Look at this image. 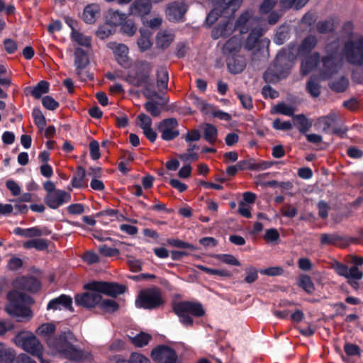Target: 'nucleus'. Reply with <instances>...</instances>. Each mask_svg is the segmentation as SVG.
I'll return each instance as SVG.
<instances>
[{
	"label": "nucleus",
	"instance_id": "1",
	"mask_svg": "<svg viewBox=\"0 0 363 363\" xmlns=\"http://www.w3.org/2000/svg\"><path fill=\"white\" fill-rule=\"evenodd\" d=\"M84 289L87 291L77 294L74 297L75 303L79 306L91 309L101 302V294L116 298L125 293L126 286L116 282L93 280L86 283Z\"/></svg>",
	"mask_w": 363,
	"mask_h": 363
},
{
	"label": "nucleus",
	"instance_id": "2",
	"mask_svg": "<svg viewBox=\"0 0 363 363\" xmlns=\"http://www.w3.org/2000/svg\"><path fill=\"white\" fill-rule=\"evenodd\" d=\"M339 42L334 41L325 47L327 56L319 62V54L315 52L309 57H306L301 65V69L303 74L308 73L314 67H318L320 77L326 79L335 74L341 67V61L339 56Z\"/></svg>",
	"mask_w": 363,
	"mask_h": 363
},
{
	"label": "nucleus",
	"instance_id": "3",
	"mask_svg": "<svg viewBox=\"0 0 363 363\" xmlns=\"http://www.w3.org/2000/svg\"><path fill=\"white\" fill-rule=\"evenodd\" d=\"M9 303L5 307L7 313L17 321L29 320L33 317L31 309L26 303H31L33 299L28 295L18 291H11L7 294Z\"/></svg>",
	"mask_w": 363,
	"mask_h": 363
},
{
	"label": "nucleus",
	"instance_id": "4",
	"mask_svg": "<svg viewBox=\"0 0 363 363\" xmlns=\"http://www.w3.org/2000/svg\"><path fill=\"white\" fill-rule=\"evenodd\" d=\"M75 340L73 333L70 330L65 331L48 340V345L53 347L64 357L70 360H79L84 357V352L77 349L72 342Z\"/></svg>",
	"mask_w": 363,
	"mask_h": 363
},
{
	"label": "nucleus",
	"instance_id": "5",
	"mask_svg": "<svg viewBox=\"0 0 363 363\" xmlns=\"http://www.w3.org/2000/svg\"><path fill=\"white\" fill-rule=\"evenodd\" d=\"M259 20L253 17L252 13L247 11L242 13L235 23V28L240 33H246L252 29L246 42V48L252 50L256 47L259 38L263 35L264 30L257 28Z\"/></svg>",
	"mask_w": 363,
	"mask_h": 363
},
{
	"label": "nucleus",
	"instance_id": "6",
	"mask_svg": "<svg viewBox=\"0 0 363 363\" xmlns=\"http://www.w3.org/2000/svg\"><path fill=\"white\" fill-rule=\"evenodd\" d=\"M174 313L179 318L180 322L186 327L192 326L194 323L191 315L196 318L203 317L205 309L198 301H182L174 303L172 307Z\"/></svg>",
	"mask_w": 363,
	"mask_h": 363
},
{
	"label": "nucleus",
	"instance_id": "7",
	"mask_svg": "<svg viewBox=\"0 0 363 363\" xmlns=\"http://www.w3.org/2000/svg\"><path fill=\"white\" fill-rule=\"evenodd\" d=\"M164 303L162 292L157 286L140 290L135 299L136 307L145 310L158 309Z\"/></svg>",
	"mask_w": 363,
	"mask_h": 363
},
{
	"label": "nucleus",
	"instance_id": "8",
	"mask_svg": "<svg viewBox=\"0 0 363 363\" xmlns=\"http://www.w3.org/2000/svg\"><path fill=\"white\" fill-rule=\"evenodd\" d=\"M13 342L16 345L32 355H39L40 350H43V345L39 340L30 332L21 331L18 333L13 338Z\"/></svg>",
	"mask_w": 363,
	"mask_h": 363
},
{
	"label": "nucleus",
	"instance_id": "9",
	"mask_svg": "<svg viewBox=\"0 0 363 363\" xmlns=\"http://www.w3.org/2000/svg\"><path fill=\"white\" fill-rule=\"evenodd\" d=\"M343 54L350 63L363 66V37H356L354 41L345 42Z\"/></svg>",
	"mask_w": 363,
	"mask_h": 363
},
{
	"label": "nucleus",
	"instance_id": "10",
	"mask_svg": "<svg viewBox=\"0 0 363 363\" xmlns=\"http://www.w3.org/2000/svg\"><path fill=\"white\" fill-rule=\"evenodd\" d=\"M255 160H242L235 166H229L226 169V173L228 176L233 177L235 175L238 169H250L251 171H262L271 167L274 164H284L282 161H264L260 162H255Z\"/></svg>",
	"mask_w": 363,
	"mask_h": 363
},
{
	"label": "nucleus",
	"instance_id": "11",
	"mask_svg": "<svg viewBox=\"0 0 363 363\" xmlns=\"http://www.w3.org/2000/svg\"><path fill=\"white\" fill-rule=\"evenodd\" d=\"M152 359L159 363H179L176 351L167 345H158L151 352Z\"/></svg>",
	"mask_w": 363,
	"mask_h": 363
},
{
	"label": "nucleus",
	"instance_id": "12",
	"mask_svg": "<svg viewBox=\"0 0 363 363\" xmlns=\"http://www.w3.org/2000/svg\"><path fill=\"white\" fill-rule=\"evenodd\" d=\"M178 126L177 121L174 118H169L161 121L157 125V129L164 140L170 141L179 135Z\"/></svg>",
	"mask_w": 363,
	"mask_h": 363
},
{
	"label": "nucleus",
	"instance_id": "13",
	"mask_svg": "<svg viewBox=\"0 0 363 363\" xmlns=\"http://www.w3.org/2000/svg\"><path fill=\"white\" fill-rule=\"evenodd\" d=\"M242 0H222L219 4L211 11L207 17V21H213L219 14L230 15L240 6Z\"/></svg>",
	"mask_w": 363,
	"mask_h": 363
},
{
	"label": "nucleus",
	"instance_id": "14",
	"mask_svg": "<svg viewBox=\"0 0 363 363\" xmlns=\"http://www.w3.org/2000/svg\"><path fill=\"white\" fill-rule=\"evenodd\" d=\"M69 193L62 189H57L56 191L47 194L44 198L45 203L52 209H57L60 206L71 201Z\"/></svg>",
	"mask_w": 363,
	"mask_h": 363
},
{
	"label": "nucleus",
	"instance_id": "15",
	"mask_svg": "<svg viewBox=\"0 0 363 363\" xmlns=\"http://www.w3.org/2000/svg\"><path fill=\"white\" fill-rule=\"evenodd\" d=\"M13 285L18 290L27 291L29 293H36L41 288L40 281L34 277H21L17 278Z\"/></svg>",
	"mask_w": 363,
	"mask_h": 363
},
{
	"label": "nucleus",
	"instance_id": "16",
	"mask_svg": "<svg viewBox=\"0 0 363 363\" xmlns=\"http://www.w3.org/2000/svg\"><path fill=\"white\" fill-rule=\"evenodd\" d=\"M72 298L70 296L61 294L60 296L51 299L48 302L47 305V310H65L73 312L74 308L72 307Z\"/></svg>",
	"mask_w": 363,
	"mask_h": 363
},
{
	"label": "nucleus",
	"instance_id": "17",
	"mask_svg": "<svg viewBox=\"0 0 363 363\" xmlns=\"http://www.w3.org/2000/svg\"><path fill=\"white\" fill-rule=\"evenodd\" d=\"M152 119L145 113H140L136 118L137 125L143 130L145 137L152 143L157 139V133L152 128Z\"/></svg>",
	"mask_w": 363,
	"mask_h": 363
},
{
	"label": "nucleus",
	"instance_id": "18",
	"mask_svg": "<svg viewBox=\"0 0 363 363\" xmlns=\"http://www.w3.org/2000/svg\"><path fill=\"white\" fill-rule=\"evenodd\" d=\"M186 10V5L184 2H174L167 8V16L170 21H178L182 18Z\"/></svg>",
	"mask_w": 363,
	"mask_h": 363
},
{
	"label": "nucleus",
	"instance_id": "19",
	"mask_svg": "<svg viewBox=\"0 0 363 363\" xmlns=\"http://www.w3.org/2000/svg\"><path fill=\"white\" fill-rule=\"evenodd\" d=\"M151 10V4L147 0H135L130 7V14L133 16H144L148 14Z\"/></svg>",
	"mask_w": 363,
	"mask_h": 363
},
{
	"label": "nucleus",
	"instance_id": "20",
	"mask_svg": "<svg viewBox=\"0 0 363 363\" xmlns=\"http://www.w3.org/2000/svg\"><path fill=\"white\" fill-rule=\"evenodd\" d=\"M125 19L126 15L118 11L109 10L106 15V23L111 27L122 26Z\"/></svg>",
	"mask_w": 363,
	"mask_h": 363
},
{
	"label": "nucleus",
	"instance_id": "21",
	"mask_svg": "<svg viewBox=\"0 0 363 363\" xmlns=\"http://www.w3.org/2000/svg\"><path fill=\"white\" fill-rule=\"evenodd\" d=\"M110 48L113 50L115 57L118 62L123 65L128 61V48L124 44L111 43Z\"/></svg>",
	"mask_w": 363,
	"mask_h": 363
},
{
	"label": "nucleus",
	"instance_id": "22",
	"mask_svg": "<svg viewBox=\"0 0 363 363\" xmlns=\"http://www.w3.org/2000/svg\"><path fill=\"white\" fill-rule=\"evenodd\" d=\"M86 170L82 166H78L71 180L74 188L81 189L87 186L86 181Z\"/></svg>",
	"mask_w": 363,
	"mask_h": 363
},
{
	"label": "nucleus",
	"instance_id": "23",
	"mask_svg": "<svg viewBox=\"0 0 363 363\" xmlns=\"http://www.w3.org/2000/svg\"><path fill=\"white\" fill-rule=\"evenodd\" d=\"M13 233L25 238H35L40 237L43 235H48L50 232L43 233L38 227H32L29 228H21L17 227L14 228Z\"/></svg>",
	"mask_w": 363,
	"mask_h": 363
},
{
	"label": "nucleus",
	"instance_id": "24",
	"mask_svg": "<svg viewBox=\"0 0 363 363\" xmlns=\"http://www.w3.org/2000/svg\"><path fill=\"white\" fill-rule=\"evenodd\" d=\"M338 18H330L325 21H320L316 25L317 30L320 33H328L333 32L339 25Z\"/></svg>",
	"mask_w": 363,
	"mask_h": 363
},
{
	"label": "nucleus",
	"instance_id": "25",
	"mask_svg": "<svg viewBox=\"0 0 363 363\" xmlns=\"http://www.w3.org/2000/svg\"><path fill=\"white\" fill-rule=\"evenodd\" d=\"M337 118V114L331 112L327 116L318 118L317 120V125L323 131L328 132L335 125Z\"/></svg>",
	"mask_w": 363,
	"mask_h": 363
},
{
	"label": "nucleus",
	"instance_id": "26",
	"mask_svg": "<svg viewBox=\"0 0 363 363\" xmlns=\"http://www.w3.org/2000/svg\"><path fill=\"white\" fill-rule=\"evenodd\" d=\"M353 24L348 21L345 23L339 33V37L342 40L347 41H354L356 37H363L362 35H357L353 32Z\"/></svg>",
	"mask_w": 363,
	"mask_h": 363
},
{
	"label": "nucleus",
	"instance_id": "27",
	"mask_svg": "<svg viewBox=\"0 0 363 363\" xmlns=\"http://www.w3.org/2000/svg\"><path fill=\"white\" fill-rule=\"evenodd\" d=\"M297 285L308 294H312L315 290L311 277L307 274H301L299 276L297 280Z\"/></svg>",
	"mask_w": 363,
	"mask_h": 363
},
{
	"label": "nucleus",
	"instance_id": "28",
	"mask_svg": "<svg viewBox=\"0 0 363 363\" xmlns=\"http://www.w3.org/2000/svg\"><path fill=\"white\" fill-rule=\"evenodd\" d=\"M25 249L35 248L38 251H44L48 248V242L45 239L38 238L27 240L23 243Z\"/></svg>",
	"mask_w": 363,
	"mask_h": 363
},
{
	"label": "nucleus",
	"instance_id": "29",
	"mask_svg": "<svg viewBox=\"0 0 363 363\" xmlns=\"http://www.w3.org/2000/svg\"><path fill=\"white\" fill-rule=\"evenodd\" d=\"M203 132L204 139L210 144H213L217 140L218 131L211 124L205 123L201 126Z\"/></svg>",
	"mask_w": 363,
	"mask_h": 363
},
{
	"label": "nucleus",
	"instance_id": "30",
	"mask_svg": "<svg viewBox=\"0 0 363 363\" xmlns=\"http://www.w3.org/2000/svg\"><path fill=\"white\" fill-rule=\"evenodd\" d=\"M342 241L347 242L348 239L335 234L327 233L322 234L320 237L321 245H338Z\"/></svg>",
	"mask_w": 363,
	"mask_h": 363
},
{
	"label": "nucleus",
	"instance_id": "31",
	"mask_svg": "<svg viewBox=\"0 0 363 363\" xmlns=\"http://www.w3.org/2000/svg\"><path fill=\"white\" fill-rule=\"evenodd\" d=\"M100 11L99 6L97 4H90L87 6L83 13L84 20L86 23H92L95 21L99 12Z\"/></svg>",
	"mask_w": 363,
	"mask_h": 363
},
{
	"label": "nucleus",
	"instance_id": "32",
	"mask_svg": "<svg viewBox=\"0 0 363 363\" xmlns=\"http://www.w3.org/2000/svg\"><path fill=\"white\" fill-rule=\"evenodd\" d=\"M98 306L104 313H114L119 308V304L113 299L102 298Z\"/></svg>",
	"mask_w": 363,
	"mask_h": 363
},
{
	"label": "nucleus",
	"instance_id": "33",
	"mask_svg": "<svg viewBox=\"0 0 363 363\" xmlns=\"http://www.w3.org/2000/svg\"><path fill=\"white\" fill-rule=\"evenodd\" d=\"M174 40V35L166 31L160 32L157 35V45L165 49L169 46Z\"/></svg>",
	"mask_w": 363,
	"mask_h": 363
},
{
	"label": "nucleus",
	"instance_id": "34",
	"mask_svg": "<svg viewBox=\"0 0 363 363\" xmlns=\"http://www.w3.org/2000/svg\"><path fill=\"white\" fill-rule=\"evenodd\" d=\"M74 64L78 69L84 68L89 62L86 54L81 48L76 49L74 52Z\"/></svg>",
	"mask_w": 363,
	"mask_h": 363
},
{
	"label": "nucleus",
	"instance_id": "35",
	"mask_svg": "<svg viewBox=\"0 0 363 363\" xmlns=\"http://www.w3.org/2000/svg\"><path fill=\"white\" fill-rule=\"evenodd\" d=\"M317 44V39L315 36L310 35L306 38L299 48L298 52L301 55L306 54L313 49Z\"/></svg>",
	"mask_w": 363,
	"mask_h": 363
},
{
	"label": "nucleus",
	"instance_id": "36",
	"mask_svg": "<svg viewBox=\"0 0 363 363\" xmlns=\"http://www.w3.org/2000/svg\"><path fill=\"white\" fill-rule=\"evenodd\" d=\"M56 327L54 323H43L41 325H40L36 333L41 336H43L46 338V340L48 341L50 339V336L55 332Z\"/></svg>",
	"mask_w": 363,
	"mask_h": 363
},
{
	"label": "nucleus",
	"instance_id": "37",
	"mask_svg": "<svg viewBox=\"0 0 363 363\" xmlns=\"http://www.w3.org/2000/svg\"><path fill=\"white\" fill-rule=\"evenodd\" d=\"M72 39L82 46L89 48L91 45V38L76 29L72 32Z\"/></svg>",
	"mask_w": 363,
	"mask_h": 363
},
{
	"label": "nucleus",
	"instance_id": "38",
	"mask_svg": "<svg viewBox=\"0 0 363 363\" xmlns=\"http://www.w3.org/2000/svg\"><path fill=\"white\" fill-rule=\"evenodd\" d=\"M151 339L152 336L150 335L141 332L133 337L132 343L136 347H143L147 345Z\"/></svg>",
	"mask_w": 363,
	"mask_h": 363
},
{
	"label": "nucleus",
	"instance_id": "39",
	"mask_svg": "<svg viewBox=\"0 0 363 363\" xmlns=\"http://www.w3.org/2000/svg\"><path fill=\"white\" fill-rule=\"evenodd\" d=\"M48 91L49 83L46 81H40L33 88L31 94L35 98L40 99L43 94L48 93Z\"/></svg>",
	"mask_w": 363,
	"mask_h": 363
},
{
	"label": "nucleus",
	"instance_id": "40",
	"mask_svg": "<svg viewBox=\"0 0 363 363\" xmlns=\"http://www.w3.org/2000/svg\"><path fill=\"white\" fill-rule=\"evenodd\" d=\"M294 112V108L284 103L278 104L272 108V113H281L285 116H292Z\"/></svg>",
	"mask_w": 363,
	"mask_h": 363
},
{
	"label": "nucleus",
	"instance_id": "41",
	"mask_svg": "<svg viewBox=\"0 0 363 363\" xmlns=\"http://www.w3.org/2000/svg\"><path fill=\"white\" fill-rule=\"evenodd\" d=\"M294 125L301 132L307 131L311 127V123L307 118L303 115H297L294 118Z\"/></svg>",
	"mask_w": 363,
	"mask_h": 363
},
{
	"label": "nucleus",
	"instance_id": "42",
	"mask_svg": "<svg viewBox=\"0 0 363 363\" xmlns=\"http://www.w3.org/2000/svg\"><path fill=\"white\" fill-rule=\"evenodd\" d=\"M168 245H169L172 247H175L178 248H183V249H189L190 250H196V247L194 246L192 244H190L189 242H184L183 240H179V239H174V238H169L167 240Z\"/></svg>",
	"mask_w": 363,
	"mask_h": 363
},
{
	"label": "nucleus",
	"instance_id": "43",
	"mask_svg": "<svg viewBox=\"0 0 363 363\" xmlns=\"http://www.w3.org/2000/svg\"><path fill=\"white\" fill-rule=\"evenodd\" d=\"M216 258L222 262L223 263L228 264L233 266H240V262L233 255L230 254H218L216 255Z\"/></svg>",
	"mask_w": 363,
	"mask_h": 363
},
{
	"label": "nucleus",
	"instance_id": "44",
	"mask_svg": "<svg viewBox=\"0 0 363 363\" xmlns=\"http://www.w3.org/2000/svg\"><path fill=\"white\" fill-rule=\"evenodd\" d=\"M117 363H150V360L143 354L132 353L128 359L118 361Z\"/></svg>",
	"mask_w": 363,
	"mask_h": 363
},
{
	"label": "nucleus",
	"instance_id": "45",
	"mask_svg": "<svg viewBox=\"0 0 363 363\" xmlns=\"http://www.w3.org/2000/svg\"><path fill=\"white\" fill-rule=\"evenodd\" d=\"M16 352L11 348L0 347V362L6 363L15 357Z\"/></svg>",
	"mask_w": 363,
	"mask_h": 363
},
{
	"label": "nucleus",
	"instance_id": "46",
	"mask_svg": "<svg viewBox=\"0 0 363 363\" xmlns=\"http://www.w3.org/2000/svg\"><path fill=\"white\" fill-rule=\"evenodd\" d=\"M138 45L141 51H145L150 48L152 43L150 39V35L140 32V37L138 40Z\"/></svg>",
	"mask_w": 363,
	"mask_h": 363
},
{
	"label": "nucleus",
	"instance_id": "47",
	"mask_svg": "<svg viewBox=\"0 0 363 363\" xmlns=\"http://www.w3.org/2000/svg\"><path fill=\"white\" fill-rule=\"evenodd\" d=\"M32 114L35 124L40 130L43 129L46 125V121L41 111L38 108H34Z\"/></svg>",
	"mask_w": 363,
	"mask_h": 363
},
{
	"label": "nucleus",
	"instance_id": "48",
	"mask_svg": "<svg viewBox=\"0 0 363 363\" xmlns=\"http://www.w3.org/2000/svg\"><path fill=\"white\" fill-rule=\"evenodd\" d=\"M157 86L159 88L165 89L167 86V82L169 79L167 71L161 68L157 71Z\"/></svg>",
	"mask_w": 363,
	"mask_h": 363
},
{
	"label": "nucleus",
	"instance_id": "49",
	"mask_svg": "<svg viewBox=\"0 0 363 363\" xmlns=\"http://www.w3.org/2000/svg\"><path fill=\"white\" fill-rule=\"evenodd\" d=\"M344 351L349 357L360 356L361 354L360 347L357 345L353 343L346 342L344 345Z\"/></svg>",
	"mask_w": 363,
	"mask_h": 363
},
{
	"label": "nucleus",
	"instance_id": "50",
	"mask_svg": "<svg viewBox=\"0 0 363 363\" xmlns=\"http://www.w3.org/2000/svg\"><path fill=\"white\" fill-rule=\"evenodd\" d=\"M264 239L267 242H277L280 239V235L276 228L267 229Z\"/></svg>",
	"mask_w": 363,
	"mask_h": 363
},
{
	"label": "nucleus",
	"instance_id": "51",
	"mask_svg": "<svg viewBox=\"0 0 363 363\" xmlns=\"http://www.w3.org/2000/svg\"><path fill=\"white\" fill-rule=\"evenodd\" d=\"M99 251L101 255L105 257H114L120 254L117 248L110 247L106 245H101L99 247Z\"/></svg>",
	"mask_w": 363,
	"mask_h": 363
},
{
	"label": "nucleus",
	"instance_id": "52",
	"mask_svg": "<svg viewBox=\"0 0 363 363\" xmlns=\"http://www.w3.org/2000/svg\"><path fill=\"white\" fill-rule=\"evenodd\" d=\"M308 0H281L280 3L284 8L294 6L296 9L303 7Z\"/></svg>",
	"mask_w": 363,
	"mask_h": 363
},
{
	"label": "nucleus",
	"instance_id": "53",
	"mask_svg": "<svg viewBox=\"0 0 363 363\" xmlns=\"http://www.w3.org/2000/svg\"><path fill=\"white\" fill-rule=\"evenodd\" d=\"M241 47L240 41L235 38L229 39L224 45V49L229 52H233L238 50Z\"/></svg>",
	"mask_w": 363,
	"mask_h": 363
},
{
	"label": "nucleus",
	"instance_id": "54",
	"mask_svg": "<svg viewBox=\"0 0 363 363\" xmlns=\"http://www.w3.org/2000/svg\"><path fill=\"white\" fill-rule=\"evenodd\" d=\"M145 110L152 116H159L161 113V108L157 103L147 101L144 105Z\"/></svg>",
	"mask_w": 363,
	"mask_h": 363
},
{
	"label": "nucleus",
	"instance_id": "55",
	"mask_svg": "<svg viewBox=\"0 0 363 363\" xmlns=\"http://www.w3.org/2000/svg\"><path fill=\"white\" fill-rule=\"evenodd\" d=\"M247 275L244 279V281L247 284H252L258 279L257 270L254 267H250L245 269Z\"/></svg>",
	"mask_w": 363,
	"mask_h": 363
},
{
	"label": "nucleus",
	"instance_id": "56",
	"mask_svg": "<svg viewBox=\"0 0 363 363\" xmlns=\"http://www.w3.org/2000/svg\"><path fill=\"white\" fill-rule=\"evenodd\" d=\"M137 28L131 21H125L121 26V31L128 36H133Z\"/></svg>",
	"mask_w": 363,
	"mask_h": 363
},
{
	"label": "nucleus",
	"instance_id": "57",
	"mask_svg": "<svg viewBox=\"0 0 363 363\" xmlns=\"http://www.w3.org/2000/svg\"><path fill=\"white\" fill-rule=\"evenodd\" d=\"M318 209V216L322 219H325L328 216V211L330 209L328 203L325 201H320L317 205Z\"/></svg>",
	"mask_w": 363,
	"mask_h": 363
},
{
	"label": "nucleus",
	"instance_id": "58",
	"mask_svg": "<svg viewBox=\"0 0 363 363\" xmlns=\"http://www.w3.org/2000/svg\"><path fill=\"white\" fill-rule=\"evenodd\" d=\"M277 3V0H264L259 6V13L261 14H267L269 13Z\"/></svg>",
	"mask_w": 363,
	"mask_h": 363
},
{
	"label": "nucleus",
	"instance_id": "59",
	"mask_svg": "<svg viewBox=\"0 0 363 363\" xmlns=\"http://www.w3.org/2000/svg\"><path fill=\"white\" fill-rule=\"evenodd\" d=\"M228 67L230 72L238 73L240 72L245 67V65L240 60H229L228 62Z\"/></svg>",
	"mask_w": 363,
	"mask_h": 363
},
{
	"label": "nucleus",
	"instance_id": "60",
	"mask_svg": "<svg viewBox=\"0 0 363 363\" xmlns=\"http://www.w3.org/2000/svg\"><path fill=\"white\" fill-rule=\"evenodd\" d=\"M259 272L262 274L274 277V276L281 275L284 272V269L281 267H268L264 269H262V270H260Z\"/></svg>",
	"mask_w": 363,
	"mask_h": 363
},
{
	"label": "nucleus",
	"instance_id": "61",
	"mask_svg": "<svg viewBox=\"0 0 363 363\" xmlns=\"http://www.w3.org/2000/svg\"><path fill=\"white\" fill-rule=\"evenodd\" d=\"M113 27L110 26L107 23L101 26L97 31V36L101 39H105L108 38L113 33Z\"/></svg>",
	"mask_w": 363,
	"mask_h": 363
},
{
	"label": "nucleus",
	"instance_id": "62",
	"mask_svg": "<svg viewBox=\"0 0 363 363\" xmlns=\"http://www.w3.org/2000/svg\"><path fill=\"white\" fill-rule=\"evenodd\" d=\"M306 89L313 97H318L320 95L319 84L312 80L308 82Z\"/></svg>",
	"mask_w": 363,
	"mask_h": 363
},
{
	"label": "nucleus",
	"instance_id": "63",
	"mask_svg": "<svg viewBox=\"0 0 363 363\" xmlns=\"http://www.w3.org/2000/svg\"><path fill=\"white\" fill-rule=\"evenodd\" d=\"M6 186L13 196H16L21 194V187L15 181L7 180L6 182Z\"/></svg>",
	"mask_w": 363,
	"mask_h": 363
},
{
	"label": "nucleus",
	"instance_id": "64",
	"mask_svg": "<svg viewBox=\"0 0 363 363\" xmlns=\"http://www.w3.org/2000/svg\"><path fill=\"white\" fill-rule=\"evenodd\" d=\"M42 103L44 107L49 110H55L59 106L58 102H57L53 98L49 96L43 97L42 99Z\"/></svg>",
	"mask_w": 363,
	"mask_h": 363
}]
</instances>
